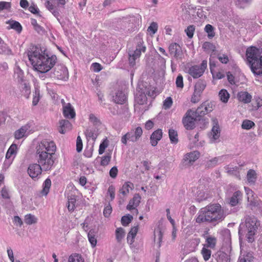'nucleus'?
<instances>
[{
	"label": "nucleus",
	"instance_id": "34",
	"mask_svg": "<svg viewBox=\"0 0 262 262\" xmlns=\"http://www.w3.org/2000/svg\"><path fill=\"white\" fill-rule=\"evenodd\" d=\"M206 86V83L205 81L202 80H199L195 84L194 86V91L202 93V92L205 89Z\"/></svg>",
	"mask_w": 262,
	"mask_h": 262
},
{
	"label": "nucleus",
	"instance_id": "43",
	"mask_svg": "<svg viewBox=\"0 0 262 262\" xmlns=\"http://www.w3.org/2000/svg\"><path fill=\"white\" fill-rule=\"evenodd\" d=\"M37 219L34 215L31 214H27L25 216V222L27 224H32L36 222Z\"/></svg>",
	"mask_w": 262,
	"mask_h": 262
},
{
	"label": "nucleus",
	"instance_id": "46",
	"mask_svg": "<svg viewBox=\"0 0 262 262\" xmlns=\"http://www.w3.org/2000/svg\"><path fill=\"white\" fill-rule=\"evenodd\" d=\"M201 253L205 261H207L210 258L211 251L204 247L202 250Z\"/></svg>",
	"mask_w": 262,
	"mask_h": 262
},
{
	"label": "nucleus",
	"instance_id": "53",
	"mask_svg": "<svg viewBox=\"0 0 262 262\" xmlns=\"http://www.w3.org/2000/svg\"><path fill=\"white\" fill-rule=\"evenodd\" d=\"M176 86L178 88L182 89L184 86L183 76L179 74L176 81Z\"/></svg>",
	"mask_w": 262,
	"mask_h": 262
},
{
	"label": "nucleus",
	"instance_id": "54",
	"mask_svg": "<svg viewBox=\"0 0 262 262\" xmlns=\"http://www.w3.org/2000/svg\"><path fill=\"white\" fill-rule=\"evenodd\" d=\"M201 94L194 91L191 99V101L192 103H196L200 100V97Z\"/></svg>",
	"mask_w": 262,
	"mask_h": 262
},
{
	"label": "nucleus",
	"instance_id": "24",
	"mask_svg": "<svg viewBox=\"0 0 262 262\" xmlns=\"http://www.w3.org/2000/svg\"><path fill=\"white\" fill-rule=\"evenodd\" d=\"M237 98L239 101L248 103L250 102L252 96L247 92H240L237 94Z\"/></svg>",
	"mask_w": 262,
	"mask_h": 262
},
{
	"label": "nucleus",
	"instance_id": "28",
	"mask_svg": "<svg viewBox=\"0 0 262 262\" xmlns=\"http://www.w3.org/2000/svg\"><path fill=\"white\" fill-rule=\"evenodd\" d=\"M163 234V232L162 230L154 231V242L155 244H157L158 248H160L161 246Z\"/></svg>",
	"mask_w": 262,
	"mask_h": 262
},
{
	"label": "nucleus",
	"instance_id": "13",
	"mask_svg": "<svg viewBox=\"0 0 262 262\" xmlns=\"http://www.w3.org/2000/svg\"><path fill=\"white\" fill-rule=\"evenodd\" d=\"M42 170V166L40 164L34 163L29 165L28 173L32 179H35L41 174Z\"/></svg>",
	"mask_w": 262,
	"mask_h": 262
},
{
	"label": "nucleus",
	"instance_id": "38",
	"mask_svg": "<svg viewBox=\"0 0 262 262\" xmlns=\"http://www.w3.org/2000/svg\"><path fill=\"white\" fill-rule=\"evenodd\" d=\"M10 28L20 33L22 30V27L19 23L15 20L9 21Z\"/></svg>",
	"mask_w": 262,
	"mask_h": 262
},
{
	"label": "nucleus",
	"instance_id": "20",
	"mask_svg": "<svg viewBox=\"0 0 262 262\" xmlns=\"http://www.w3.org/2000/svg\"><path fill=\"white\" fill-rule=\"evenodd\" d=\"M126 96L125 92L123 91H117L115 96H113V100L118 104H123L126 100Z\"/></svg>",
	"mask_w": 262,
	"mask_h": 262
},
{
	"label": "nucleus",
	"instance_id": "47",
	"mask_svg": "<svg viewBox=\"0 0 262 262\" xmlns=\"http://www.w3.org/2000/svg\"><path fill=\"white\" fill-rule=\"evenodd\" d=\"M212 138L214 140H216L220 137V130L219 126L217 125L213 126L212 128Z\"/></svg>",
	"mask_w": 262,
	"mask_h": 262
},
{
	"label": "nucleus",
	"instance_id": "49",
	"mask_svg": "<svg viewBox=\"0 0 262 262\" xmlns=\"http://www.w3.org/2000/svg\"><path fill=\"white\" fill-rule=\"evenodd\" d=\"M218 160H219L218 158L215 157V158L208 161L206 163V165H205L206 167L208 168L214 167L215 165H216V164L218 162Z\"/></svg>",
	"mask_w": 262,
	"mask_h": 262
},
{
	"label": "nucleus",
	"instance_id": "3",
	"mask_svg": "<svg viewBox=\"0 0 262 262\" xmlns=\"http://www.w3.org/2000/svg\"><path fill=\"white\" fill-rule=\"evenodd\" d=\"M225 218L224 211L219 204L208 205L201 209L196 219L198 223H218Z\"/></svg>",
	"mask_w": 262,
	"mask_h": 262
},
{
	"label": "nucleus",
	"instance_id": "11",
	"mask_svg": "<svg viewBox=\"0 0 262 262\" xmlns=\"http://www.w3.org/2000/svg\"><path fill=\"white\" fill-rule=\"evenodd\" d=\"M213 104L212 103L204 102L193 113L196 114L199 117H202L213 111Z\"/></svg>",
	"mask_w": 262,
	"mask_h": 262
},
{
	"label": "nucleus",
	"instance_id": "63",
	"mask_svg": "<svg viewBox=\"0 0 262 262\" xmlns=\"http://www.w3.org/2000/svg\"><path fill=\"white\" fill-rule=\"evenodd\" d=\"M128 56L129 63L130 66L134 67L136 64L135 61L137 58L135 57V56L132 54L130 52L128 53Z\"/></svg>",
	"mask_w": 262,
	"mask_h": 262
},
{
	"label": "nucleus",
	"instance_id": "22",
	"mask_svg": "<svg viewBox=\"0 0 262 262\" xmlns=\"http://www.w3.org/2000/svg\"><path fill=\"white\" fill-rule=\"evenodd\" d=\"M134 188L133 183L130 182H126L120 189L119 192L123 196H126L129 192V190H133Z\"/></svg>",
	"mask_w": 262,
	"mask_h": 262
},
{
	"label": "nucleus",
	"instance_id": "33",
	"mask_svg": "<svg viewBox=\"0 0 262 262\" xmlns=\"http://www.w3.org/2000/svg\"><path fill=\"white\" fill-rule=\"evenodd\" d=\"M68 209L69 211H73L75 208V204L76 202L75 196L74 195L69 196L68 197Z\"/></svg>",
	"mask_w": 262,
	"mask_h": 262
},
{
	"label": "nucleus",
	"instance_id": "7",
	"mask_svg": "<svg viewBox=\"0 0 262 262\" xmlns=\"http://www.w3.org/2000/svg\"><path fill=\"white\" fill-rule=\"evenodd\" d=\"M137 92L135 97V101L139 105H143L146 103L147 95L151 96L148 89L143 85L139 86L137 89Z\"/></svg>",
	"mask_w": 262,
	"mask_h": 262
},
{
	"label": "nucleus",
	"instance_id": "61",
	"mask_svg": "<svg viewBox=\"0 0 262 262\" xmlns=\"http://www.w3.org/2000/svg\"><path fill=\"white\" fill-rule=\"evenodd\" d=\"M11 8V3L0 2V11L5 9H9Z\"/></svg>",
	"mask_w": 262,
	"mask_h": 262
},
{
	"label": "nucleus",
	"instance_id": "57",
	"mask_svg": "<svg viewBox=\"0 0 262 262\" xmlns=\"http://www.w3.org/2000/svg\"><path fill=\"white\" fill-rule=\"evenodd\" d=\"M158 30V24L155 22H152L147 29L148 32H151L154 34L156 33Z\"/></svg>",
	"mask_w": 262,
	"mask_h": 262
},
{
	"label": "nucleus",
	"instance_id": "23",
	"mask_svg": "<svg viewBox=\"0 0 262 262\" xmlns=\"http://www.w3.org/2000/svg\"><path fill=\"white\" fill-rule=\"evenodd\" d=\"M30 126L28 124L21 126L14 133V137L16 139H20L25 136L26 133L29 129Z\"/></svg>",
	"mask_w": 262,
	"mask_h": 262
},
{
	"label": "nucleus",
	"instance_id": "44",
	"mask_svg": "<svg viewBox=\"0 0 262 262\" xmlns=\"http://www.w3.org/2000/svg\"><path fill=\"white\" fill-rule=\"evenodd\" d=\"M255 125L254 123L250 120H245L242 124V127L245 129H250Z\"/></svg>",
	"mask_w": 262,
	"mask_h": 262
},
{
	"label": "nucleus",
	"instance_id": "55",
	"mask_svg": "<svg viewBox=\"0 0 262 262\" xmlns=\"http://www.w3.org/2000/svg\"><path fill=\"white\" fill-rule=\"evenodd\" d=\"M85 136L87 138H92L93 140H95L97 138L96 134L94 133V132L90 129L88 128L85 132Z\"/></svg>",
	"mask_w": 262,
	"mask_h": 262
},
{
	"label": "nucleus",
	"instance_id": "56",
	"mask_svg": "<svg viewBox=\"0 0 262 262\" xmlns=\"http://www.w3.org/2000/svg\"><path fill=\"white\" fill-rule=\"evenodd\" d=\"M89 119L95 125H99L101 123L100 120L93 114H90Z\"/></svg>",
	"mask_w": 262,
	"mask_h": 262
},
{
	"label": "nucleus",
	"instance_id": "32",
	"mask_svg": "<svg viewBox=\"0 0 262 262\" xmlns=\"http://www.w3.org/2000/svg\"><path fill=\"white\" fill-rule=\"evenodd\" d=\"M219 96L222 102L227 103L229 99L230 94L226 90L222 89L220 91Z\"/></svg>",
	"mask_w": 262,
	"mask_h": 262
},
{
	"label": "nucleus",
	"instance_id": "10",
	"mask_svg": "<svg viewBox=\"0 0 262 262\" xmlns=\"http://www.w3.org/2000/svg\"><path fill=\"white\" fill-rule=\"evenodd\" d=\"M260 222L254 216H248L245 217L244 223L240 225V228L246 227L247 229H258L260 227Z\"/></svg>",
	"mask_w": 262,
	"mask_h": 262
},
{
	"label": "nucleus",
	"instance_id": "8",
	"mask_svg": "<svg viewBox=\"0 0 262 262\" xmlns=\"http://www.w3.org/2000/svg\"><path fill=\"white\" fill-rule=\"evenodd\" d=\"M207 61L204 60L202 61L201 66L194 65L189 68L188 73L193 78H198L200 77L204 73L207 68Z\"/></svg>",
	"mask_w": 262,
	"mask_h": 262
},
{
	"label": "nucleus",
	"instance_id": "2",
	"mask_svg": "<svg viewBox=\"0 0 262 262\" xmlns=\"http://www.w3.org/2000/svg\"><path fill=\"white\" fill-rule=\"evenodd\" d=\"M36 149V158L43 170H51L56 159L55 152L56 146L55 143L52 141L44 140L38 144Z\"/></svg>",
	"mask_w": 262,
	"mask_h": 262
},
{
	"label": "nucleus",
	"instance_id": "64",
	"mask_svg": "<svg viewBox=\"0 0 262 262\" xmlns=\"http://www.w3.org/2000/svg\"><path fill=\"white\" fill-rule=\"evenodd\" d=\"M110 176L112 178H115L118 173V169L117 167L114 166L112 167L110 171Z\"/></svg>",
	"mask_w": 262,
	"mask_h": 262
},
{
	"label": "nucleus",
	"instance_id": "18",
	"mask_svg": "<svg viewBox=\"0 0 262 262\" xmlns=\"http://www.w3.org/2000/svg\"><path fill=\"white\" fill-rule=\"evenodd\" d=\"M100 236L98 230H89L88 237L92 247H95L97 244V238Z\"/></svg>",
	"mask_w": 262,
	"mask_h": 262
},
{
	"label": "nucleus",
	"instance_id": "31",
	"mask_svg": "<svg viewBox=\"0 0 262 262\" xmlns=\"http://www.w3.org/2000/svg\"><path fill=\"white\" fill-rule=\"evenodd\" d=\"M226 172L230 175H233L239 179V168L237 166L231 167L229 165L225 167Z\"/></svg>",
	"mask_w": 262,
	"mask_h": 262
},
{
	"label": "nucleus",
	"instance_id": "16",
	"mask_svg": "<svg viewBox=\"0 0 262 262\" xmlns=\"http://www.w3.org/2000/svg\"><path fill=\"white\" fill-rule=\"evenodd\" d=\"M205 238L206 244L204 247L214 249L216 244V238L215 236L210 235L208 231H205L202 235Z\"/></svg>",
	"mask_w": 262,
	"mask_h": 262
},
{
	"label": "nucleus",
	"instance_id": "5",
	"mask_svg": "<svg viewBox=\"0 0 262 262\" xmlns=\"http://www.w3.org/2000/svg\"><path fill=\"white\" fill-rule=\"evenodd\" d=\"M142 133V129L140 127H137L135 129H132L122 137L121 143L126 145L127 141L136 142L141 137Z\"/></svg>",
	"mask_w": 262,
	"mask_h": 262
},
{
	"label": "nucleus",
	"instance_id": "30",
	"mask_svg": "<svg viewBox=\"0 0 262 262\" xmlns=\"http://www.w3.org/2000/svg\"><path fill=\"white\" fill-rule=\"evenodd\" d=\"M0 54L7 55L12 54V51L4 43L1 38H0Z\"/></svg>",
	"mask_w": 262,
	"mask_h": 262
},
{
	"label": "nucleus",
	"instance_id": "52",
	"mask_svg": "<svg viewBox=\"0 0 262 262\" xmlns=\"http://www.w3.org/2000/svg\"><path fill=\"white\" fill-rule=\"evenodd\" d=\"M203 48L207 51H211L214 52L215 51V46L211 43L210 42H205L203 46Z\"/></svg>",
	"mask_w": 262,
	"mask_h": 262
},
{
	"label": "nucleus",
	"instance_id": "51",
	"mask_svg": "<svg viewBox=\"0 0 262 262\" xmlns=\"http://www.w3.org/2000/svg\"><path fill=\"white\" fill-rule=\"evenodd\" d=\"M195 30V27L193 25H190L189 26L187 29L185 30V32L186 33V34L187 36L191 38L193 36V33Z\"/></svg>",
	"mask_w": 262,
	"mask_h": 262
},
{
	"label": "nucleus",
	"instance_id": "19",
	"mask_svg": "<svg viewBox=\"0 0 262 262\" xmlns=\"http://www.w3.org/2000/svg\"><path fill=\"white\" fill-rule=\"evenodd\" d=\"M162 137V132L161 129H158L152 133L150 136V143L152 146H155L157 145L159 141L161 140Z\"/></svg>",
	"mask_w": 262,
	"mask_h": 262
},
{
	"label": "nucleus",
	"instance_id": "36",
	"mask_svg": "<svg viewBox=\"0 0 262 262\" xmlns=\"http://www.w3.org/2000/svg\"><path fill=\"white\" fill-rule=\"evenodd\" d=\"M168 133L171 142L174 144L177 143L178 139L177 132L173 129H170Z\"/></svg>",
	"mask_w": 262,
	"mask_h": 262
},
{
	"label": "nucleus",
	"instance_id": "21",
	"mask_svg": "<svg viewBox=\"0 0 262 262\" xmlns=\"http://www.w3.org/2000/svg\"><path fill=\"white\" fill-rule=\"evenodd\" d=\"M72 128V124L67 120H61L59 121L58 131L60 133L64 134Z\"/></svg>",
	"mask_w": 262,
	"mask_h": 262
},
{
	"label": "nucleus",
	"instance_id": "50",
	"mask_svg": "<svg viewBox=\"0 0 262 262\" xmlns=\"http://www.w3.org/2000/svg\"><path fill=\"white\" fill-rule=\"evenodd\" d=\"M173 101L170 97L166 98V99L163 102V108L165 110L169 109L172 106Z\"/></svg>",
	"mask_w": 262,
	"mask_h": 262
},
{
	"label": "nucleus",
	"instance_id": "26",
	"mask_svg": "<svg viewBox=\"0 0 262 262\" xmlns=\"http://www.w3.org/2000/svg\"><path fill=\"white\" fill-rule=\"evenodd\" d=\"M216 259L217 262H230V256L226 253L218 251L216 254Z\"/></svg>",
	"mask_w": 262,
	"mask_h": 262
},
{
	"label": "nucleus",
	"instance_id": "59",
	"mask_svg": "<svg viewBox=\"0 0 262 262\" xmlns=\"http://www.w3.org/2000/svg\"><path fill=\"white\" fill-rule=\"evenodd\" d=\"M111 157L110 155H105L101 158V165L102 166L107 165L110 162Z\"/></svg>",
	"mask_w": 262,
	"mask_h": 262
},
{
	"label": "nucleus",
	"instance_id": "14",
	"mask_svg": "<svg viewBox=\"0 0 262 262\" xmlns=\"http://www.w3.org/2000/svg\"><path fill=\"white\" fill-rule=\"evenodd\" d=\"M199 152L197 151L186 154L183 159V164L186 166H190L193 164L199 157Z\"/></svg>",
	"mask_w": 262,
	"mask_h": 262
},
{
	"label": "nucleus",
	"instance_id": "42",
	"mask_svg": "<svg viewBox=\"0 0 262 262\" xmlns=\"http://www.w3.org/2000/svg\"><path fill=\"white\" fill-rule=\"evenodd\" d=\"M125 232L124 230H116V238L117 242L121 244L122 239L125 236Z\"/></svg>",
	"mask_w": 262,
	"mask_h": 262
},
{
	"label": "nucleus",
	"instance_id": "41",
	"mask_svg": "<svg viewBox=\"0 0 262 262\" xmlns=\"http://www.w3.org/2000/svg\"><path fill=\"white\" fill-rule=\"evenodd\" d=\"M138 230H130L127 234V241L130 245L132 244L134 242V238L137 234Z\"/></svg>",
	"mask_w": 262,
	"mask_h": 262
},
{
	"label": "nucleus",
	"instance_id": "58",
	"mask_svg": "<svg viewBox=\"0 0 262 262\" xmlns=\"http://www.w3.org/2000/svg\"><path fill=\"white\" fill-rule=\"evenodd\" d=\"M252 260V257L251 254L241 256L239 259V262H251Z\"/></svg>",
	"mask_w": 262,
	"mask_h": 262
},
{
	"label": "nucleus",
	"instance_id": "12",
	"mask_svg": "<svg viewBox=\"0 0 262 262\" xmlns=\"http://www.w3.org/2000/svg\"><path fill=\"white\" fill-rule=\"evenodd\" d=\"M169 54L173 55L176 59H182L183 53L181 47L177 43H171L169 46Z\"/></svg>",
	"mask_w": 262,
	"mask_h": 262
},
{
	"label": "nucleus",
	"instance_id": "48",
	"mask_svg": "<svg viewBox=\"0 0 262 262\" xmlns=\"http://www.w3.org/2000/svg\"><path fill=\"white\" fill-rule=\"evenodd\" d=\"M133 219V216L130 214H127L122 216L121 219L122 224L124 226L127 225L129 223H130Z\"/></svg>",
	"mask_w": 262,
	"mask_h": 262
},
{
	"label": "nucleus",
	"instance_id": "17",
	"mask_svg": "<svg viewBox=\"0 0 262 262\" xmlns=\"http://www.w3.org/2000/svg\"><path fill=\"white\" fill-rule=\"evenodd\" d=\"M63 114L67 118L72 119L75 117V112L72 105L68 103L63 107Z\"/></svg>",
	"mask_w": 262,
	"mask_h": 262
},
{
	"label": "nucleus",
	"instance_id": "39",
	"mask_svg": "<svg viewBox=\"0 0 262 262\" xmlns=\"http://www.w3.org/2000/svg\"><path fill=\"white\" fill-rule=\"evenodd\" d=\"M247 178L249 183H254L256 180V172L253 169H250L247 173Z\"/></svg>",
	"mask_w": 262,
	"mask_h": 262
},
{
	"label": "nucleus",
	"instance_id": "60",
	"mask_svg": "<svg viewBox=\"0 0 262 262\" xmlns=\"http://www.w3.org/2000/svg\"><path fill=\"white\" fill-rule=\"evenodd\" d=\"M82 142L80 136H78L76 142V150L78 152L81 151L82 149Z\"/></svg>",
	"mask_w": 262,
	"mask_h": 262
},
{
	"label": "nucleus",
	"instance_id": "9",
	"mask_svg": "<svg viewBox=\"0 0 262 262\" xmlns=\"http://www.w3.org/2000/svg\"><path fill=\"white\" fill-rule=\"evenodd\" d=\"M69 73L67 68L63 65L56 66L51 77L59 80H66L68 79Z\"/></svg>",
	"mask_w": 262,
	"mask_h": 262
},
{
	"label": "nucleus",
	"instance_id": "15",
	"mask_svg": "<svg viewBox=\"0 0 262 262\" xmlns=\"http://www.w3.org/2000/svg\"><path fill=\"white\" fill-rule=\"evenodd\" d=\"M141 197L139 193H136L132 199H131L126 206V209L128 210H134L136 214L138 213L137 207L139 205L141 202Z\"/></svg>",
	"mask_w": 262,
	"mask_h": 262
},
{
	"label": "nucleus",
	"instance_id": "27",
	"mask_svg": "<svg viewBox=\"0 0 262 262\" xmlns=\"http://www.w3.org/2000/svg\"><path fill=\"white\" fill-rule=\"evenodd\" d=\"M241 196L242 193L240 191H235L230 199L229 204L232 206H235L238 204V201L241 199Z\"/></svg>",
	"mask_w": 262,
	"mask_h": 262
},
{
	"label": "nucleus",
	"instance_id": "45",
	"mask_svg": "<svg viewBox=\"0 0 262 262\" xmlns=\"http://www.w3.org/2000/svg\"><path fill=\"white\" fill-rule=\"evenodd\" d=\"M255 234V230H248L246 234V238L249 243H252L254 241V236Z\"/></svg>",
	"mask_w": 262,
	"mask_h": 262
},
{
	"label": "nucleus",
	"instance_id": "1",
	"mask_svg": "<svg viewBox=\"0 0 262 262\" xmlns=\"http://www.w3.org/2000/svg\"><path fill=\"white\" fill-rule=\"evenodd\" d=\"M28 58L35 70L41 73L50 71L55 64L56 56L49 57L45 53V50L37 46H31L27 52Z\"/></svg>",
	"mask_w": 262,
	"mask_h": 262
},
{
	"label": "nucleus",
	"instance_id": "25",
	"mask_svg": "<svg viewBox=\"0 0 262 262\" xmlns=\"http://www.w3.org/2000/svg\"><path fill=\"white\" fill-rule=\"evenodd\" d=\"M145 50L146 47L143 45V41H140L138 43L136 50L134 52H130V53L138 58L140 56L141 52H145Z\"/></svg>",
	"mask_w": 262,
	"mask_h": 262
},
{
	"label": "nucleus",
	"instance_id": "40",
	"mask_svg": "<svg viewBox=\"0 0 262 262\" xmlns=\"http://www.w3.org/2000/svg\"><path fill=\"white\" fill-rule=\"evenodd\" d=\"M205 31L208 34L209 38H212L215 36V32L214 31V28L212 25L207 24L205 27Z\"/></svg>",
	"mask_w": 262,
	"mask_h": 262
},
{
	"label": "nucleus",
	"instance_id": "6",
	"mask_svg": "<svg viewBox=\"0 0 262 262\" xmlns=\"http://www.w3.org/2000/svg\"><path fill=\"white\" fill-rule=\"evenodd\" d=\"M194 112V111L191 110H188L183 119V123L186 129H192L195 127L194 122L199 116L193 113Z\"/></svg>",
	"mask_w": 262,
	"mask_h": 262
},
{
	"label": "nucleus",
	"instance_id": "35",
	"mask_svg": "<svg viewBox=\"0 0 262 262\" xmlns=\"http://www.w3.org/2000/svg\"><path fill=\"white\" fill-rule=\"evenodd\" d=\"M51 185V181L50 179H47L43 183V189L41 190V193L43 195H47L49 193V189Z\"/></svg>",
	"mask_w": 262,
	"mask_h": 262
},
{
	"label": "nucleus",
	"instance_id": "4",
	"mask_svg": "<svg viewBox=\"0 0 262 262\" xmlns=\"http://www.w3.org/2000/svg\"><path fill=\"white\" fill-rule=\"evenodd\" d=\"M247 61L255 75H262V48H248L246 51Z\"/></svg>",
	"mask_w": 262,
	"mask_h": 262
},
{
	"label": "nucleus",
	"instance_id": "29",
	"mask_svg": "<svg viewBox=\"0 0 262 262\" xmlns=\"http://www.w3.org/2000/svg\"><path fill=\"white\" fill-rule=\"evenodd\" d=\"M222 235L225 244L227 246L231 247V237L230 230H222Z\"/></svg>",
	"mask_w": 262,
	"mask_h": 262
},
{
	"label": "nucleus",
	"instance_id": "37",
	"mask_svg": "<svg viewBox=\"0 0 262 262\" xmlns=\"http://www.w3.org/2000/svg\"><path fill=\"white\" fill-rule=\"evenodd\" d=\"M68 262H84V260L80 255L75 253L69 256Z\"/></svg>",
	"mask_w": 262,
	"mask_h": 262
},
{
	"label": "nucleus",
	"instance_id": "62",
	"mask_svg": "<svg viewBox=\"0 0 262 262\" xmlns=\"http://www.w3.org/2000/svg\"><path fill=\"white\" fill-rule=\"evenodd\" d=\"M112 208L110 204H108L104 209L103 214L105 217H108L111 213Z\"/></svg>",
	"mask_w": 262,
	"mask_h": 262
}]
</instances>
